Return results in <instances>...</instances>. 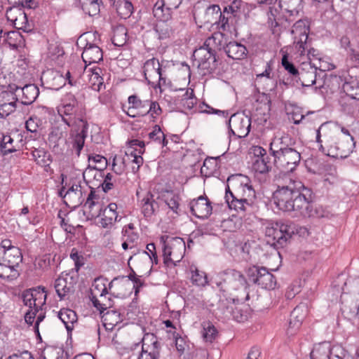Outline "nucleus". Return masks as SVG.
Here are the masks:
<instances>
[{
	"instance_id": "1",
	"label": "nucleus",
	"mask_w": 359,
	"mask_h": 359,
	"mask_svg": "<svg viewBox=\"0 0 359 359\" xmlns=\"http://www.w3.org/2000/svg\"><path fill=\"white\" fill-rule=\"evenodd\" d=\"M288 182L278 184L273 194V203L284 212H293L304 217H319L313 210L311 191L301 182L288 178Z\"/></svg>"
},
{
	"instance_id": "2",
	"label": "nucleus",
	"mask_w": 359,
	"mask_h": 359,
	"mask_svg": "<svg viewBox=\"0 0 359 359\" xmlns=\"http://www.w3.org/2000/svg\"><path fill=\"white\" fill-rule=\"evenodd\" d=\"M334 137V128L328 123H323L316 130V142L319 144V150L324 154L333 157L345 158L352 153L355 147L353 137H341L339 144L332 145Z\"/></svg>"
},
{
	"instance_id": "3",
	"label": "nucleus",
	"mask_w": 359,
	"mask_h": 359,
	"mask_svg": "<svg viewBox=\"0 0 359 359\" xmlns=\"http://www.w3.org/2000/svg\"><path fill=\"white\" fill-rule=\"evenodd\" d=\"M248 181V178L242 175L228 177L225 199L230 209L243 212L246 206L250 205L247 197H254L255 191Z\"/></svg>"
},
{
	"instance_id": "4",
	"label": "nucleus",
	"mask_w": 359,
	"mask_h": 359,
	"mask_svg": "<svg viewBox=\"0 0 359 359\" xmlns=\"http://www.w3.org/2000/svg\"><path fill=\"white\" fill-rule=\"evenodd\" d=\"M22 261L20 248H11L8 251H0V278L11 282L20 276L18 268Z\"/></svg>"
},
{
	"instance_id": "5",
	"label": "nucleus",
	"mask_w": 359,
	"mask_h": 359,
	"mask_svg": "<svg viewBox=\"0 0 359 359\" xmlns=\"http://www.w3.org/2000/svg\"><path fill=\"white\" fill-rule=\"evenodd\" d=\"M297 233L296 225L292 222H276L265 229L266 242L275 248L284 247L292 236Z\"/></svg>"
},
{
	"instance_id": "6",
	"label": "nucleus",
	"mask_w": 359,
	"mask_h": 359,
	"mask_svg": "<svg viewBox=\"0 0 359 359\" xmlns=\"http://www.w3.org/2000/svg\"><path fill=\"white\" fill-rule=\"evenodd\" d=\"M212 41L213 39L208 38L193 54L194 64L203 76L212 73L217 67L216 51L210 47Z\"/></svg>"
},
{
	"instance_id": "7",
	"label": "nucleus",
	"mask_w": 359,
	"mask_h": 359,
	"mask_svg": "<svg viewBox=\"0 0 359 359\" xmlns=\"http://www.w3.org/2000/svg\"><path fill=\"white\" fill-rule=\"evenodd\" d=\"M143 72L148 83L154 89L159 88L162 92L163 88L170 86V81L167 79L161 65L155 57L147 60L143 66Z\"/></svg>"
},
{
	"instance_id": "8",
	"label": "nucleus",
	"mask_w": 359,
	"mask_h": 359,
	"mask_svg": "<svg viewBox=\"0 0 359 359\" xmlns=\"http://www.w3.org/2000/svg\"><path fill=\"white\" fill-rule=\"evenodd\" d=\"M186 245L184 241L180 237L171 238L163 243V263L167 266H176L184 255Z\"/></svg>"
},
{
	"instance_id": "9",
	"label": "nucleus",
	"mask_w": 359,
	"mask_h": 359,
	"mask_svg": "<svg viewBox=\"0 0 359 359\" xmlns=\"http://www.w3.org/2000/svg\"><path fill=\"white\" fill-rule=\"evenodd\" d=\"M216 283L220 290L225 292L246 287L247 280L244 275L235 269H228L217 273Z\"/></svg>"
},
{
	"instance_id": "10",
	"label": "nucleus",
	"mask_w": 359,
	"mask_h": 359,
	"mask_svg": "<svg viewBox=\"0 0 359 359\" xmlns=\"http://www.w3.org/2000/svg\"><path fill=\"white\" fill-rule=\"evenodd\" d=\"M292 34L294 35V48L297 51L298 54L300 56H303L305 55L306 51H307V55L309 59L311 60V55L314 57L316 55V50L313 48H309V44L307 43L309 36L304 22L302 20H296V22L293 25Z\"/></svg>"
},
{
	"instance_id": "11",
	"label": "nucleus",
	"mask_w": 359,
	"mask_h": 359,
	"mask_svg": "<svg viewBox=\"0 0 359 359\" xmlns=\"http://www.w3.org/2000/svg\"><path fill=\"white\" fill-rule=\"evenodd\" d=\"M159 22L156 25V31L160 39H166L174 36L182 27V23L177 19L172 18L170 14L160 13Z\"/></svg>"
},
{
	"instance_id": "12",
	"label": "nucleus",
	"mask_w": 359,
	"mask_h": 359,
	"mask_svg": "<svg viewBox=\"0 0 359 359\" xmlns=\"http://www.w3.org/2000/svg\"><path fill=\"white\" fill-rule=\"evenodd\" d=\"M274 158L275 165L285 172H292L299 165L301 154L295 147L276 154Z\"/></svg>"
},
{
	"instance_id": "13",
	"label": "nucleus",
	"mask_w": 359,
	"mask_h": 359,
	"mask_svg": "<svg viewBox=\"0 0 359 359\" xmlns=\"http://www.w3.org/2000/svg\"><path fill=\"white\" fill-rule=\"evenodd\" d=\"M46 294L44 287L29 289L23 292L22 298L25 306L29 309L42 310L46 301Z\"/></svg>"
},
{
	"instance_id": "14",
	"label": "nucleus",
	"mask_w": 359,
	"mask_h": 359,
	"mask_svg": "<svg viewBox=\"0 0 359 359\" xmlns=\"http://www.w3.org/2000/svg\"><path fill=\"white\" fill-rule=\"evenodd\" d=\"M318 69L325 72L321 66L317 67V65L311 61L303 62L295 81L300 82L304 87L313 86L316 82Z\"/></svg>"
},
{
	"instance_id": "15",
	"label": "nucleus",
	"mask_w": 359,
	"mask_h": 359,
	"mask_svg": "<svg viewBox=\"0 0 359 359\" xmlns=\"http://www.w3.org/2000/svg\"><path fill=\"white\" fill-rule=\"evenodd\" d=\"M231 133L239 138L245 137L250 130L251 118L244 114H234L229 119Z\"/></svg>"
},
{
	"instance_id": "16",
	"label": "nucleus",
	"mask_w": 359,
	"mask_h": 359,
	"mask_svg": "<svg viewBox=\"0 0 359 359\" xmlns=\"http://www.w3.org/2000/svg\"><path fill=\"white\" fill-rule=\"evenodd\" d=\"M161 348L156 336L147 334L142 339V351L138 359H159Z\"/></svg>"
},
{
	"instance_id": "17",
	"label": "nucleus",
	"mask_w": 359,
	"mask_h": 359,
	"mask_svg": "<svg viewBox=\"0 0 359 359\" xmlns=\"http://www.w3.org/2000/svg\"><path fill=\"white\" fill-rule=\"evenodd\" d=\"M267 15L268 24L272 29L282 26L285 22L291 23L296 20L290 13H287L283 8H280L279 2L277 6L273 5L269 7Z\"/></svg>"
},
{
	"instance_id": "18",
	"label": "nucleus",
	"mask_w": 359,
	"mask_h": 359,
	"mask_svg": "<svg viewBox=\"0 0 359 359\" xmlns=\"http://www.w3.org/2000/svg\"><path fill=\"white\" fill-rule=\"evenodd\" d=\"M117 208L116 203H111L95 216L100 217L99 224L102 228H111L116 222L121 220V217L118 218Z\"/></svg>"
},
{
	"instance_id": "19",
	"label": "nucleus",
	"mask_w": 359,
	"mask_h": 359,
	"mask_svg": "<svg viewBox=\"0 0 359 359\" xmlns=\"http://www.w3.org/2000/svg\"><path fill=\"white\" fill-rule=\"evenodd\" d=\"M189 205L191 213L198 218L207 219L212 213L211 203L206 196H199L191 201Z\"/></svg>"
},
{
	"instance_id": "20",
	"label": "nucleus",
	"mask_w": 359,
	"mask_h": 359,
	"mask_svg": "<svg viewBox=\"0 0 359 359\" xmlns=\"http://www.w3.org/2000/svg\"><path fill=\"white\" fill-rule=\"evenodd\" d=\"M75 284L76 280L74 278L66 273L65 276L62 275L55 280L54 287L60 299H63L74 292Z\"/></svg>"
},
{
	"instance_id": "21",
	"label": "nucleus",
	"mask_w": 359,
	"mask_h": 359,
	"mask_svg": "<svg viewBox=\"0 0 359 359\" xmlns=\"http://www.w3.org/2000/svg\"><path fill=\"white\" fill-rule=\"evenodd\" d=\"M85 191L80 184H72L64 194L63 198L66 204L72 208L81 205L85 201Z\"/></svg>"
},
{
	"instance_id": "22",
	"label": "nucleus",
	"mask_w": 359,
	"mask_h": 359,
	"mask_svg": "<svg viewBox=\"0 0 359 359\" xmlns=\"http://www.w3.org/2000/svg\"><path fill=\"white\" fill-rule=\"evenodd\" d=\"M341 314L344 318L352 320L353 318L359 320V302L353 299L350 295H341Z\"/></svg>"
},
{
	"instance_id": "23",
	"label": "nucleus",
	"mask_w": 359,
	"mask_h": 359,
	"mask_svg": "<svg viewBox=\"0 0 359 359\" xmlns=\"http://www.w3.org/2000/svg\"><path fill=\"white\" fill-rule=\"evenodd\" d=\"M128 107L126 114L130 117H140L148 114L147 108L149 100H141L137 95H133L128 97Z\"/></svg>"
},
{
	"instance_id": "24",
	"label": "nucleus",
	"mask_w": 359,
	"mask_h": 359,
	"mask_svg": "<svg viewBox=\"0 0 359 359\" xmlns=\"http://www.w3.org/2000/svg\"><path fill=\"white\" fill-rule=\"evenodd\" d=\"M305 310L304 305H299L291 312L287 329V335L292 336L299 330L306 316Z\"/></svg>"
},
{
	"instance_id": "25",
	"label": "nucleus",
	"mask_w": 359,
	"mask_h": 359,
	"mask_svg": "<svg viewBox=\"0 0 359 359\" xmlns=\"http://www.w3.org/2000/svg\"><path fill=\"white\" fill-rule=\"evenodd\" d=\"M295 141L288 135H283L281 137H276L270 144V152L273 156L287 151L290 149L294 148Z\"/></svg>"
},
{
	"instance_id": "26",
	"label": "nucleus",
	"mask_w": 359,
	"mask_h": 359,
	"mask_svg": "<svg viewBox=\"0 0 359 359\" xmlns=\"http://www.w3.org/2000/svg\"><path fill=\"white\" fill-rule=\"evenodd\" d=\"M81 57L86 67L92 63H97L102 60V50L95 44L87 43L83 49Z\"/></svg>"
},
{
	"instance_id": "27",
	"label": "nucleus",
	"mask_w": 359,
	"mask_h": 359,
	"mask_svg": "<svg viewBox=\"0 0 359 359\" xmlns=\"http://www.w3.org/2000/svg\"><path fill=\"white\" fill-rule=\"evenodd\" d=\"M355 69L352 68L348 72V77H346L343 84L344 91L353 99L359 100V75H353Z\"/></svg>"
},
{
	"instance_id": "28",
	"label": "nucleus",
	"mask_w": 359,
	"mask_h": 359,
	"mask_svg": "<svg viewBox=\"0 0 359 359\" xmlns=\"http://www.w3.org/2000/svg\"><path fill=\"white\" fill-rule=\"evenodd\" d=\"M11 90H15V92L20 90L22 93L21 98V104L24 105H29L32 104L39 95V89L35 84H27L23 88H18L15 86V88H11Z\"/></svg>"
},
{
	"instance_id": "29",
	"label": "nucleus",
	"mask_w": 359,
	"mask_h": 359,
	"mask_svg": "<svg viewBox=\"0 0 359 359\" xmlns=\"http://www.w3.org/2000/svg\"><path fill=\"white\" fill-rule=\"evenodd\" d=\"M224 50L227 56L233 60H242L247 55L246 47L237 41H230L224 47Z\"/></svg>"
},
{
	"instance_id": "30",
	"label": "nucleus",
	"mask_w": 359,
	"mask_h": 359,
	"mask_svg": "<svg viewBox=\"0 0 359 359\" xmlns=\"http://www.w3.org/2000/svg\"><path fill=\"white\" fill-rule=\"evenodd\" d=\"M90 191L87 197H85L84 207L89 210L92 217H95L98 212L102 210V205L100 202V196L96 194L95 189L90 187Z\"/></svg>"
},
{
	"instance_id": "31",
	"label": "nucleus",
	"mask_w": 359,
	"mask_h": 359,
	"mask_svg": "<svg viewBox=\"0 0 359 359\" xmlns=\"http://www.w3.org/2000/svg\"><path fill=\"white\" fill-rule=\"evenodd\" d=\"M84 72L89 76V84L91 88L94 90L100 91L104 84L103 78L100 76L101 69L93 67L87 69L86 67Z\"/></svg>"
},
{
	"instance_id": "32",
	"label": "nucleus",
	"mask_w": 359,
	"mask_h": 359,
	"mask_svg": "<svg viewBox=\"0 0 359 359\" xmlns=\"http://www.w3.org/2000/svg\"><path fill=\"white\" fill-rule=\"evenodd\" d=\"M64 123L69 127L74 128L76 133H88V123L84 119L83 114L81 111L72 118H67L66 119H64Z\"/></svg>"
},
{
	"instance_id": "33",
	"label": "nucleus",
	"mask_w": 359,
	"mask_h": 359,
	"mask_svg": "<svg viewBox=\"0 0 359 359\" xmlns=\"http://www.w3.org/2000/svg\"><path fill=\"white\" fill-rule=\"evenodd\" d=\"M50 76L53 78V80L55 81L53 83V88L58 90L62 88L66 83L72 86H76L77 81L74 79L69 72H67L65 76H63L59 72H51L49 73Z\"/></svg>"
},
{
	"instance_id": "34",
	"label": "nucleus",
	"mask_w": 359,
	"mask_h": 359,
	"mask_svg": "<svg viewBox=\"0 0 359 359\" xmlns=\"http://www.w3.org/2000/svg\"><path fill=\"white\" fill-rule=\"evenodd\" d=\"M58 317L65 325L68 333L74 329V324L77 323V316L74 311L69 309H62L58 313Z\"/></svg>"
},
{
	"instance_id": "35",
	"label": "nucleus",
	"mask_w": 359,
	"mask_h": 359,
	"mask_svg": "<svg viewBox=\"0 0 359 359\" xmlns=\"http://www.w3.org/2000/svg\"><path fill=\"white\" fill-rule=\"evenodd\" d=\"M32 156L36 163L41 167H44L47 171L52 162V157L49 152L42 148H34L32 151Z\"/></svg>"
},
{
	"instance_id": "36",
	"label": "nucleus",
	"mask_w": 359,
	"mask_h": 359,
	"mask_svg": "<svg viewBox=\"0 0 359 359\" xmlns=\"http://www.w3.org/2000/svg\"><path fill=\"white\" fill-rule=\"evenodd\" d=\"M341 295H350L359 302V278H348L342 287Z\"/></svg>"
},
{
	"instance_id": "37",
	"label": "nucleus",
	"mask_w": 359,
	"mask_h": 359,
	"mask_svg": "<svg viewBox=\"0 0 359 359\" xmlns=\"http://www.w3.org/2000/svg\"><path fill=\"white\" fill-rule=\"evenodd\" d=\"M332 348L328 342H323L316 345L310 356L311 359H328L329 355L332 353Z\"/></svg>"
},
{
	"instance_id": "38",
	"label": "nucleus",
	"mask_w": 359,
	"mask_h": 359,
	"mask_svg": "<svg viewBox=\"0 0 359 359\" xmlns=\"http://www.w3.org/2000/svg\"><path fill=\"white\" fill-rule=\"evenodd\" d=\"M142 212L144 217H149L154 215L155 210L158 208V204L155 202L153 195L147 192L141 200Z\"/></svg>"
},
{
	"instance_id": "39",
	"label": "nucleus",
	"mask_w": 359,
	"mask_h": 359,
	"mask_svg": "<svg viewBox=\"0 0 359 359\" xmlns=\"http://www.w3.org/2000/svg\"><path fill=\"white\" fill-rule=\"evenodd\" d=\"M114 5L121 18L127 19L133 13L134 7L129 0H118L116 2L114 1Z\"/></svg>"
},
{
	"instance_id": "40",
	"label": "nucleus",
	"mask_w": 359,
	"mask_h": 359,
	"mask_svg": "<svg viewBox=\"0 0 359 359\" xmlns=\"http://www.w3.org/2000/svg\"><path fill=\"white\" fill-rule=\"evenodd\" d=\"M6 95L8 97H11V100L10 99H7L8 102H4L1 104L0 105V116L1 117H6L13 111L17 108V102H18V97L16 94L13 93H6Z\"/></svg>"
},
{
	"instance_id": "41",
	"label": "nucleus",
	"mask_w": 359,
	"mask_h": 359,
	"mask_svg": "<svg viewBox=\"0 0 359 359\" xmlns=\"http://www.w3.org/2000/svg\"><path fill=\"white\" fill-rule=\"evenodd\" d=\"M161 198L174 212H177L180 205V197L178 194L172 190H165L161 193Z\"/></svg>"
},
{
	"instance_id": "42",
	"label": "nucleus",
	"mask_w": 359,
	"mask_h": 359,
	"mask_svg": "<svg viewBox=\"0 0 359 359\" xmlns=\"http://www.w3.org/2000/svg\"><path fill=\"white\" fill-rule=\"evenodd\" d=\"M237 22L235 20V18H232L231 15H226L224 13V11L223 13L220 12L219 15V18L217 20V27L219 29L222 31H230L232 27H235V25Z\"/></svg>"
},
{
	"instance_id": "43",
	"label": "nucleus",
	"mask_w": 359,
	"mask_h": 359,
	"mask_svg": "<svg viewBox=\"0 0 359 359\" xmlns=\"http://www.w3.org/2000/svg\"><path fill=\"white\" fill-rule=\"evenodd\" d=\"M258 281V285L267 290L274 289L276 285V278L266 268L265 270H263L262 274L259 276Z\"/></svg>"
},
{
	"instance_id": "44",
	"label": "nucleus",
	"mask_w": 359,
	"mask_h": 359,
	"mask_svg": "<svg viewBox=\"0 0 359 359\" xmlns=\"http://www.w3.org/2000/svg\"><path fill=\"white\" fill-rule=\"evenodd\" d=\"M271 168L270 157L255 158L252 162V169L255 172L264 174Z\"/></svg>"
},
{
	"instance_id": "45",
	"label": "nucleus",
	"mask_w": 359,
	"mask_h": 359,
	"mask_svg": "<svg viewBox=\"0 0 359 359\" xmlns=\"http://www.w3.org/2000/svg\"><path fill=\"white\" fill-rule=\"evenodd\" d=\"M42 125V121L36 116H31L25 122V128L30 132L33 138H37L40 136L39 128Z\"/></svg>"
},
{
	"instance_id": "46",
	"label": "nucleus",
	"mask_w": 359,
	"mask_h": 359,
	"mask_svg": "<svg viewBox=\"0 0 359 359\" xmlns=\"http://www.w3.org/2000/svg\"><path fill=\"white\" fill-rule=\"evenodd\" d=\"M112 43L116 46H123L127 41V29L124 26H117L114 29Z\"/></svg>"
},
{
	"instance_id": "47",
	"label": "nucleus",
	"mask_w": 359,
	"mask_h": 359,
	"mask_svg": "<svg viewBox=\"0 0 359 359\" xmlns=\"http://www.w3.org/2000/svg\"><path fill=\"white\" fill-rule=\"evenodd\" d=\"M182 1L183 0H162L163 5L158 7L155 6L154 9V16L160 18V13H164L165 9L169 11L170 10L177 8Z\"/></svg>"
},
{
	"instance_id": "48",
	"label": "nucleus",
	"mask_w": 359,
	"mask_h": 359,
	"mask_svg": "<svg viewBox=\"0 0 359 359\" xmlns=\"http://www.w3.org/2000/svg\"><path fill=\"white\" fill-rule=\"evenodd\" d=\"M221 9L218 5L209 6L205 11L204 22L216 24L219 18Z\"/></svg>"
},
{
	"instance_id": "49",
	"label": "nucleus",
	"mask_w": 359,
	"mask_h": 359,
	"mask_svg": "<svg viewBox=\"0 0 359 359\" xmlns=\"http://www.w3.org/2000/svg\"><path fill=\"white\" fill-rule=\"evenodd\" d=\"M79 105H67L61 104L58 107L57 111L59 115L62 117V121L67 118H72L79 113H78Z\"/></svg>"
},
{
	"instance_id": "50",
	"label": "nucleus",
	"mask_w": 359,
	"mask_h": 359,
	"mask_svg": "<svg viewBox=\"0 0 359 359\" xmlns=\"http://www.w3.org/2000/svg\"><path fill=\"white\" fill-rule=\"evenodd\" d=\"M18 15L15 18L13 25L18 29H22L28 32L29 29V22L26 13L22 10H15Z\"/></svg>"
},
{
	"instance_id": "51",
	"label": "nucleus",
	"mask_w": 359,
	"mask_h": 359,
	"mask_svg": "<svg viewBox=\"0 0 359 359\" xmlns=\"http://www.w3.org/2000/svg\"><path fill=\"white\" fill-rule=\"evenodd\" d=\"M191 283L197 286H205L208 283V278L204 271L198 270L197 268L191 269Z\"/></svg>"
},
{
	"instance_id": "52",
	"label": "nucleus",
	"mask_w": 359,
	"mask_h": 359,
	"mask_svg": "<svg viewBox=\"0 0 359 359\" xmlns=\"http://www.w3.org/2000/svg\"><path fill=\"white\" fill-rule=\"evenodd\" d=\"M224 13L231 15L235 20L238 22L244 15V11L242 10L241 4L240 2L233 1L230 6L224 8Z\"/></svg>"
},
{
	"instance_id": "53",
	"label": "nucleus",
	"mask_w": 359,
	"mask_h": 359,
	"mask_svg": "<svg viewBox=\"0 0 359 359\" xmlns=\"http://www.w3.org/2000/svg\"><path fill=\"white\" fill-rule=\"evenodd\" d=\"M105 280L102 278H96L91 289V296L104 297L108 293V290L106 286Z\"/></svg>"
},
{
	"instance_id": "54",
	"label": "nucleus",
	"mask_w": 359,
	"mask_h": 359,
	"mask_svg": "<svg viewBox=\"0 0 359 359\" xmlns=\"http://www.w3.org/2000/svg\"><path fill=\"white\" fill-rule=\"evenodd\" d=\"M281 52L283 53V57L281 60L282 66L290 74L292 79L295 81L298 76L299 70L295 67L293 63L289 61L288 54L286 52H283V50H281Z\"/></svg>"
},
{
	"instance_id": "55",
	"label": "nucleus",
	"mask_w": 359,
	"mask_h": 359,
	"mask_svg": "<svg viewBox=\"0 0 359 359\" xmlns=\"http://www.w3.org/2000/svg\"><path fill=\"white\" fill-rule=\"evenodd\" d=\"M224 309V304L223 302H221L219 306V309L222 311V313L225 316H231L236 321L238 322H242L246 320L247 316L245 315H243L241 313L238 315V311H237V309L236 310H233L232 307L226 306V309Z\"/></svg>"
},
{
	"instance_id": "56",
	"label": "nucleus",
	"mask_w": 359,
	"mask_h": 359,
	"mask_svg": "<svg viewBox=\"0 0 359 359\" xmlns=\"http://www.w3.org/2000/svg\"><path fill=\"white\" fill-rule=\"evenodd\" d=\"M0 148L4 155L13 153L17 150L13 145V139L10 135H3Z\"/></svg>"
},
{
	"instance_id": "57",
	"label": "nucleus",
	"mask_w": 359,
	"mask_h": 359,
	"mask_svg": "<svg viewBox=\"0 0 359 359\" xmlns=\"http://www.w3.org/2000/svg\"><path fill=\"white\" fill-rule=\"evenodd\" d=\"M182 103L184 108L191 109L196 104V98L194 96V90L187 88L182 95Z\"/></svg>"
},
{
	"instance_id": "58",
	"label": "nucleus",
	"mask_w": 359,
	"mask_h": 359,
	"mask_svg": "<svg viewBox=\"0 0 359 359\" xmlns=\"http://www.w3.org/2000/svg\"><path fill=\"white\" fill-rule=\"evenodd\" d=\"M48 140L53 144V150L56 152L62 151V149L60 147V144L66 142V140L62 137V133L57 132H51Z\"/></svg>"
},
{
	"instance_id": "59",
	"label": "nucleus",
	"mask_w": 359,
	"mask_h": 359,
	"mask_svg": "<svg viewBox=\"0 0 359 359\" xmlns=\"http://www.w3.org/2000/svg\"><path fill=\"white\" fill-rule=\"evenodd\" d=\"M256 102L260 104L259 109L264 113L271 110V97L269 95L264 93H259L256 97Z\"/></svg>"
},
{
	"instance_id": "60",
	"label": "nucleus",
	"mask_w": 359,
	"mask_h": 359,
	"mask_svg": "<svg viewBox=\"0 0 359 359\" xmlns=\"http://www.w3.org/2000/svg\"><path fill=\"white\" fill-rule=\"evenodd\" d=\"M88 160L89 161H93L95 164L98 165V166L95 165L94 167H91L90 165H89L88 169L90 170L93 168L95 170L102 171L104 169L107 168L108 164L107 158L99 154L89 156Z\"/></svg>"
},
{
	"instance_id": "61",
	"label": "nucleus",
	"mask_w": 359,
	"mask_h": 359,
	"mask_svg": "<svg viewBox=\"0 0 359 359\" xmlns=\"http://www.w3.org/2000/svg\"><path fill=\"white\" fill-rule=\"evenodd\" d=\"M217 331L215 326L210 323H208L207 326L203 327L202 336L205 342L212 343L216 338Z\"/></svg>"
},
{
	"instance_id": "62",
	"label": "nucleus",
	"mask_w": 359,
	"mask_h": 359,
	"mask_svg": "<svg viewBox=\"0 0 359 359\" xmlns=\"http://www.w3.org/2000/svg\"><path fill=\"white\" fill-rule=\"evenodd\" d=\"M83 10L90 16H94L100 12L98 0H87L82 4Z\"/></svg>"
},
{
	"instance_id": "63",
	"label": "nucleus",
	"mask_w": 359,
	"mask_h": 359,
	"mask_svg": "<svg viewBox=\"0 0 359 359\" xmlns=\"http://www.w3.org/2000/svg\"><path fill=\"white\" fill-rule=\"evenodd\" d=\"M102 318L105 322H109V325L113 327L121 321V313L119 311L110 309L103 313Z\"/></svg>"
},
{
	"instance_id": "64",
	"label": "nucleus",
	"mask_w": 359,
	"mask_h": 359,
	"mask_svg": "<svg viewBox=\"0 0 359 359\" xmlns=\"http://www.w3.org/2000/svg\"><path fill=\"white\" fill-rule=\"evenodd\" d=\"M265 267H259L257 266H252L249 267L246 271L249 280L253 283L257 285L259 276L262 274L263 270H265Z\"/></svg>"
}]
</instances>
